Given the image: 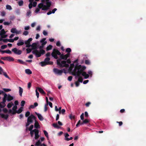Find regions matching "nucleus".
Here are the masks:
<instances>
[{
    "instance_id": "17",
    "label": "nucleus",
    "mask_w": 146,
    "mask_h": 146,
    "mask_svg": "<svg viewBox=\"0 0 146 146\" xmlns=\"http://www.w3.org/2000/svg\"><path fill=\"white\" fill-rule=\"evenodd\" d=\"M39 131L37 129V131H36V132H35V139H38L39 137V136L38 135Z\"/></svg>"
},
{
    "instance_id": "34",
    "label": "nucleus",
    "mask_w": 146,
    "mask_h": 146,
    "mask_svg": "<svg viewBox=\"0 0 146 146\" xmlns=\"http://www.w3.org/2000/svg\"><path fill=\"white\" fill-rule=\"evenodd\" d=\"M40 50L39 52L41 53V54L43 55L45 53V51L44 50L42 49H40Z\"/></svg>"
},
{
    "instance_id": "26",
    "label": "nucleus",
    "mask_w": 146,
    "mask_h": 146,
    "mask_svg": "<svg viewBox=\"0 0 146 146\" xmlns=\"http://www.w3.org/2000/svg\"><path fill=\"white\" fill-rule=\"evenodd\" d=\"M18 62L19 63H20L25 65H27V64L26 63H25V62H24L23 61H22L21 60V59H18L17 60Z\"/></svg>"
},
{
    "instance_id": "31",
    "label": "nucleus",
    "mask_w": 146,
    "mask_h": 146,
    "mask_svg": "<svg viewBox=\"0 0 146 146\" xmlns=\"http://www.w3.org/2000/svg\"><path fill=\"white\" fill-rule=\"evenodd\" d=\"M23 108L21 107L20 108L17 110L16 111V113H21L22 111V109Z\"/></svg>"
},
{
    "instance_id": "8",
    "label": "nucleus",
    "mask_w": 146,
    "mask_h": 146,
    "mask_svg": "<svg viewBox=\"0 0 146 146\" xmlns=\"http://www.w3.org/2000/svg\"><path fill=\"white\" fill-rule=\"evenodd\" d=\"M53 72L56 74L61 75L63 73V70H59L56 68H54L53 69Z\"/></svg>"
},
{
    "instance_id": "20",
    "label": "nucleus",
    "mask_w": 146,
    "mask_h": 146,
    "mask_svg": "<svg viewBox=\"0 0 146 146\" xmlns=\"http://www.w3.org/2000/svg\"><path fill=\"white\" fill-rule=\"evenodd\" d=\"M30 134L31 135V136L32 137H33L34 135V133L36 132V131H37V129H35L33 130L30 131Z\"/></svg>"
},
{
    "instance_id": "37",
    "label": "nucleus",
    "mask_w": 146,
    "mask_h": 146,
    "mask_svg": "<svg viewBox=\"0 0 146 146\" xmlns=\"http://www.w3.org/2000/svg\"><path fill=\"white\" fill-rule=\"evenodd\" d=\"M2 73H3V75H4L6 78H9V76L7 75L6 73L4 72L3 71V72H2Z\"/></svg>"
},
{
    "instance_id": "52",
    "label": "nucleus",
    "mask_w": 146,
    "mask_h": 146,
    "mask_svg": "<svg viewBox=\"0 0 146 146\" xmlns=\"http://www.w3.org/2000/svg\"><path fill=\"white\" fill-rule=\"evenodd\" d=\"M26 50L27 53H29L31 52L32 49L30 48H28L26 49Z\"/></svg>"
},
{
    "instance_id": "45",
    "label": "nucleus",
    "mask_w": 146,
    "mask_h": 146,
    "mask_svg": "<svg viewBox=\"0 0 146 146\" xmlns=\"http://www.w3.org/2000/svg\"><path fill=\"white\" fill-rule=\"evenodd\" d=\"M30 114V112L29 111H27L25 114V116L26 117H29Z\"/></svg>"
},
{
    "instance_id": "14",
    "label": "nucleus",
    "mask_w": 146,
    "mask_h": 146,
    "mask_svg": "<svg viewBox=\"0 0 146 146\" xmlns=\"http://www.w3.org/2000/svg\"><path fill=\"white\" fill-rule=\"evenodd\" d=\"M0 116L3 118L7 119L9 115L8 114L5 115L3 114L0 113Z\"/></svg>"
},
{
    "instance_id": "39",
    "label": "nucleus",
    "mask_w": 146,
    "mask_h": 146,
    "mask_svg": "<svg viewBox=\"0 0 146 146\" xmlns=\"http://www.w3.org/2000/svg\"><path fill=\"white\" fill-rule=\"evenodd\" d=\"M11 23V21H10L9 22H5L3 23V24L5 25H9Z\"/></svg>"
},
{
    "instance_id": "61",
    "label": "nucleus",
    "mask_w": 146,
    "mask_h": 146,
    "mask_svg": "<svg viewBox=\"0 0 146 146\" xmlns=\"http://www.w3.org/2000/svg\"><path fill=\"white\" fill-rule=\"evenodd\" d=\"M80 118L82 120H83L84 119V113H82L80 115Z\"/></svg>"
},
{
    "instance_id": "47",
    "label": "nucleus",
    "mask_w": 146,
    "mask_h": 146,
    "mask_svg": "<svg viewBox=\"0 0 146 146\" xmlns=\"http://www.w3.org/2000/svg\"><path fill=\"white\" fill-rule=\"evenodd\" d=\"M3 90L5 92H9L11 91V90L10 89L8 88H3Z\"/></svg>"
},
{
    "instance_id": "28",
    "label": "nucleus",
    "mask_w": 146,
    "mask_h": 146,
    "mask_svg": "<svg viewBox=\"0 0 146 146\" xmlns=\"http://www.w3.org/2000/svg\"><path fill=\"white\" fill-rule=\"evenodd\" d=\"M18 4L20 6L23 5V0H21L18 2Z\"/></svg>"
},
{
    "instance_id": "15",
    "label": "nucleus",
    "mask_w": 146,
    "mask_h": 146,
    "mask_svg": "<svg viewBox=\"0 0 146 146\" xmlns=\"http://www.w3.org/2000/svg\"><path fill=\"white\" fill-rule=\"evenodd\" d=\"M34 127L36 129L39 128H40V125L36 120L35 121V123L34 124Z\"/></svg>"
},
{
    "instance_id": "59",
    "label": "nucleus",
    "mask_w": 146,
    "mask_h": 146,
    "mask_svg": "<svg viewBox=\"0 0 146 146\" xmlns=\"http://www.w3.org/2000/svg\"><path fill=\"white\" fill-rule=\"evenodd\" d=\"M17 109V106H14L12 108V110L14 111H16V109Z\"/></svg>"
},
{
    "instance_id": "27",
    "label": "nucleus",
    "mask_w": 146,
    "mask_h": 146,
    "mask_svg": "<svg viewBox=\"0 0 146 146\" xmlns=\"http://www.w3.org/2000/svg\"><path fill=\"white\" fill-rule=\"evenodd\" d=\"M36 57L38 58L40 56L41 54V53L38 50H36Z\"/></svg>"
},
{
    "instance_id": "3",
    "label": "nucleus",
    "mask_w": 146,
    "mask_h": 146,
    "mask_svg": "<svg viewBox=\"0 0 146 146\" xmlns=\"http://www.w3.org/2000/svg\"><path fill=\"white\" fill-rule=\"evenodd\" d=\"M41 2L38 4V7L41 8L43 11H47L50 9L51 3L49 0H41Z\"/></svg>"
},
{
    "instance_id": "35",
    "label": "nucleus",
    "mask_w": 146,
    "mask_h": 146,
    "mask_svg": "<svg viewBox=\"0 0 146 146\" xmlns=\"http://www.w3.org/2000/svg\"><path fill=\"white\" fill-rule=\"evenodd\" d=\"M41 143L40 141V140H38V141H37L35 144V145L36 146H42V145H40Z\"/></svg>"
},
{
    "instance_id": "41",
    "label": "nucleus",
    "mask_w": 146,
    "mask_h": 146,
    "mask_svg": "<svg viewBox=\"0 0 146 146\" xmlns=\"http://www.w3.org/2000/svg\"><path fill=\"white\" fill-rule=\"evenodd\" d=\"M65 110L64 109H62V110L61 111H59V113L60 114L61 113H62L63 114H64L65 112Z\"/></svg>"
},
{
    "instance_id": "11",
    "label": "nucleus",
    "mask_w": 146,
    "mask_h": 146,
    "mask_svg": "<svg viewBox=\"0 0 146 146\" xmlns=\"http://www.w3.org/2000/svg\"><path fill=\"white\" fill-rule=\"evenodd\" d=\"M6 97V99L7 100L8 102L10 101L13 99V96H11L9 94H8V95L7 94Z\"/></svg>"
},
{
    "instance_id": "16",
    "label": "nucleus",
    "mask_w": 146,
    "mask_h": 146,
    "mask_svg": "<svg viewBox=\"0 0 146 146\" xmlns=\"http://www.w3.org/2000/svg\"><path fill=\"white\" fill-rule=\"evenodd\" d=\"M33 39L32 38H29L27 40L25 41L24 43L25 44H30V42L32 41Z\"/></svg>"
},
{
    "instance_id": "42",
    "label": "nucleus",
    "mask_w": 146,
    "mask_h": 146,
    "mask_svg": "<svg viewBox=\"0 0 146 146\" xmlns=\"http://www.w3.org/2000/svg\"><path fill=\"white\" fill-rule=\"evenodd\" d=\"M31 123L30 122H29L27 121V122L26 123V130L27 131V129L28 128V127H27Z\"/></svg>"
},
{
    "instance_id": "29",
    "label": "nucleus",
    "mask_w": 146,
    "mask_h": 146,
    "mask_svg": "<svg viewBox=\"0 0 146 146\" xmlns=\"http://www.w3.org/2000/svg\"><path fill=\"white\" fill-rule=\"evenodd\" d=\"M52 47V46L51 45H49L48 46H47L46 48V51H48L51 50Z\"/></svg>"
},
{
    "instance_id": "44",
    "label": "nucleus",
    "mask_w": 146,
    "mask_h": 146,
    "mask_svg": "<svg viewBox=\"0 0 146 146\" xmlns=\"http://www.w3.org/2000/svg\"><path fill=\"white\" fill-rule=\"evenodd\" d=\"M53 126L55 128H59V126L56 123H53Z\"/></svg>"
},
{
    "instance_id": "36",
    "label": "nucleus",
    "mask_w": 146,
    "mask_h": 146,
    "mask_svg": "<svg viewBox=\"0 0 146 146\" xmlns=\"http://www.w3.org/2000/svg\"><path fill=\"white\" fill-rule=\"evenodd\" d=\"M13 105V103H9L7 105V107L9 108H10L12 107V106Z\"/></svg>"
},
{
    "instance_id": "54",
    "label": "nucleus",
    "mask_w": 146,
    "mask_h": 146,
    "mask_svg": "<svg viewBox=\"0 0 146 146\" xmlns=\"http://www.w3.org/2000/svg\"><path fill=\"white\" fill-rule=\"evenodd\" d=\"M15 18V17L14 16H12L10 17V20L11 21H13Z\"/></svg>"
},
{
    "instance_id": "10",
    "label": "nucleus",
    "mask_w": 146,
    "mask_h": 146,
    "mask_svg": "<svg viewBox=\"0 0 146 146\" xmlns=\"http://www.w3.org/2000/svg\"><path fill=\"white\" fill-rule=\"evenodd\" d=\"M7 94H5L4 95V97L3 98V101L1 102V104H2V106H4V107L6 106L5 103L6 102V98L7 97Z\"/></svg>"
},
{
    "instance_id": "25",
    "label": "nucleus",
    "mask_w": 146,
    "mask_h": 146,
    "mask_svg": "<svg viewBox=\"0 0 146 146\" xmlns=\"http://www.w3.org/2000/svg\"><path fill=\"white\" fill-rule=\"evenodd\" d=\"M19 95L21 96H22V94L23 92V89L20 87H19Z\"/></svg>"
},
{
    "instance_id": "50",
    "label": "nucleus",
    "mask_w": 146,
    "mask_h": 146,
    "mask_svg": "<svg viewBox=\"0 0 146 146\" xmlns=\"http://www.w3.org/2000/svg\"><path fill=\"white\" fill-rule=\"evenodd\" d=\"M25 103V102L24 100H22L21 102V106L23 107L24 106Z\"/></svg>"
},
{
    "instance_id": "46",
    "label": "nucleus",
    "mask_w": 146,
    "mask_h": 146,
    "mask_svg": "<svg viewBox=\"0 0 146 146\" xmlns=\"http://www.w3.org/2000/svg\"><path fill=\"white\" fill-rule=\"evenodd\" d=\"M33 126H34L33 125H31L30 127L29 128H28L27 130H29V131L33 130L32 129L33 127Z\"/></svg>"
},
{
    "instance_id": "23",
    "label": "nucleus",
    "mask_w": 146,
    "mask_h": 146,
    "mask_svg": "<svg viewBox=\"0 0 146 146\" xmlns=\"http://www.w3.org/2000/svg\"><path fill=\"white\" fill-rule=\"evenodd\" d=\"M6 33V32L5 31L4 29H3L1 30L0 32V35L2 36L3 35H5Z\"/></svg>"
},
{
    "instance_id": "53",
    "label": "nucleus",
    "mask_w": 146,
    "mask_h": 146,
    "mask_svg": "<svg viewBox=\"0 0 146 146\" xmlns=\"http://www.w3.org/2000/svg\"><path fill=\"white\" fill-rule=\"evenodd\" d=\"M74 63H72V64H71L70 65V69L71 70H72V68L74 67Z\"/></svg>"
},
{
    "instance_id": "1",
    "label": "nucleus",
    "mask_w": 146,
    "mask_h": 146,
    "mask_svg": "<svg viewBox=\"0 0 146 146\" xmlns=\"http://www.w3.org/2000/svg\"><path fill=\"white\" fill-rule=\"evenodd\" d=\"M86 68V67L85 66L80 65H78V64H77L76 65L73 70L72 74L77 76H80V75L81 74L84 77L85 79H87L89 78V75L84 71Z\"/></svg>"
},
{
    "instance_id": "4",
    "label": "nucleus",
    "mask_w": 146,
    "mask_h": 146,
    "mask_svg": "<svg viewBox=\"0 0 146 146\" xmlns=\"http://www.w3.org/2000/svg\"><path fill=\"white\" fill-rule=\"evenodd\" d=\"M61 59H57V64L58 65L60 66L61 68L66 67L68 68L69 67V65L66 64V62L65 60H62L61 61Z\"/></svg>"
},
{
    "instance_id": "22",
    "label": "nucleus",
    "mask_w": 146,
    "mask_h": 146,
    "mask_svg": "<svg viewBox=\"0 0 146 146\" xmlns=\"http://www.w3.org/2000/svg\"><path fill=\"white\" fill-rule=\"evenodd\" d=\"M47 42L45 41L43 43H42L41 45L39 47V49H42L44 46L47 43Z\"/></svg>"
},
{
    "instance_id": "56",
    "label": "nucleus",
    "mask_w": 146,
    "mask_h": 146,
    "mask_svg": "<svg viewBox=\"0 0 146 146\" xmlns=\"http://www.w3.org/2000/svg\"><path fill=\"white\" fill-rule=\"evenodd\" d=\"M5 52L7 54H11L12 53L11 51L9 49L5 50Z\"/></svg>"
},
{
    "instance_id": "24",
    "label": "nucleus",
    "mask_w": 146,
    "mask_h": 146,
    "mask_svg": "<svg viewBox=\"0 0 146 146\" xmlns=\"http://www.w3.org/2000/svg\"><path fill=\"white\" fill-rule=\"evenodd\" d=\"M14 58L10 56H7V60L9 61H14Z\"/></svg>"
},
{
    "instance_id": "12",
    "label": "nucleus",
    "mask_w": 146,
    "mask_h": 146,
    "mask_svg": "<svg viewBox=\"0 0 146 146\" xmlns=\"http://www.w3.org/2000/svg\"><path fill=\"white\" fill-rule=\"evenodd\" d=\"M35 113L37 116L38 118L40 120V121L43 120L44 119L43 118L40 114L39 113H38L36 112H35Z\"/></svg>"
},
{
    "instance_id": "49",
    "label": "nucleus",
    "mask_w": 146,
    "mask_h": 146,
    "mask_svg": "<svg viewBox=\"0 0 146 146\" xmlns=\"http://www.w3.org/2000/svg\"><path fill=\"white\" fill-rule=\"evenodd\" d=\"M7 45H3L1 46V48L2 49H4L6 48L7 47Z\"/></svg>"
},
{
    "instance_id": "13",
    "label": "nucleus",
    "mask_w": 146,
    "mask_h": 146,
    "mask_svg": "<svg viewBox=\"0 0 146 146\" xmlns=\"http://www.w3.org/2000/svg\"><path fill=\"white\" fill-rule=\"evenodd\" d=\"M24 44V41L22 40H18V42L17 43V45L18 46H20L23 45Z\"/></svg>"
},
{
    "instance_id": "18",
    "label": "nucleus",
    "mask_w": 146,
    "mask_h": 146,
    "mask_svg": "<svg viewBox=\"0 0 146 146\" xmlns=\"http://www.w3.org/2000/svg\"><path fill=\"white\" fill-rule=\"evenodd\" d=\"M37 43H33L31 45V47L33 49H36L37 48Z\"/></svg>"
},
{
    "instance_id": "5",
    "label": "nucleus",
    "mask_w": 146,
    "mask_h": 146,
    "mask_svg": "<svg viewBox=\"0 0 146 146\" xmlns=\"http://www.w3.org/2000/svg\"><path fill=\"white\" fill-rule=\"evenodd\" d=\"M50 58L48 57L46 58L44 60V61H42L40 62L41 66H44L47 65H52L53 62L52 61H49Z\"/></svg>"
},
{
    "instance_id": "51",
    "label": "nucleus",
    "mask_w": 146,
    "mask_h": 146,
    "mask_svg": "<svg viewBox=\"0 0 146 146\" xmlns=\"http://www.w3.org/2000/svg\"><path fill=\"white\" fill-rule=\"evenodd\" d=\"M2 110H3V112L5 113H7L8 111V110L6 108H3V109Z\"/></svg>"
},
{
    "instance_id": "32",
    "label": "nucleus",
    "mask_w": 146,
    "mask_h": 146,
    "mask_svg": "<svg viewBox=\"0 0 146 146\" xmlns=\"http://www.w3.org/2000/svg\"><path fill=\"white\" fill-rule=\"evenodd\" d=\"M31 10H29V11H27L26 13V16L28 17H29L31 14Z\"/></svg>"
},
{
    "instance_id": "43",
    "label": "nucleus",
    "mask_w": 146,
    "mask_h": 146,
    "mask_svg": "<svg viewBox=\"0 0 146 146\" xmlns=\"http://www.w3.org/2000/svg\"><path fill=\"white\" fill-rule=\"evenodd\" d=\"M71 51V50L70 48H68L66 49V52H68V53H70Z\"/></svg>"
},
{
    "instance_id": "64",
    "label": "nucleus",
    "mask_w": 146,
    "mask_h": 146,
    "mask_svg": "<svg viewBox=\"0 0 146 146\" xmlns=\"http://www.w3.org/2000/svg\"><path fill=\"white\" fill-rule=\"evenodd\" d=\"M72 76H70L68 77V80L69 81H71L72 80Z\"/></svg>"
},
{
    "instance_id": "19",
    "label": "nucleus",
    "mask_w": 146,
    "mask_h": 146,
    "mask_svg": "<svg viewBox=\"0 0 146 146\" xmlns=\"http://www.w3.org/2000/svg\"><path fill=\"white\" fill-rule=\"evenodd\" d=\"M37 89H38V91L40 93H41L43 94H46V93H45V92L41 88H38Z\"/></svg>"
},
{
    "instance_id": "9",
    "label": "nucleus",
    "mask_w": 146,
    "mask_h": 146,
    "mask_svg": "<svg viewBox=\"0 0 146 146\" xmlns=\"http://www.w3.org/2000/svg\"><path fill=\"white\" fill-rule=\"evenodd\" d=\"M11 32L12 33H15L16 34H19L21 33V31H18L16 28H12L11 29Z\"/></svg>"
},
{
    "instance_id": "63",
    "label": "nucleus",
    "mask_w": 146,
    "mask_h": 146,
    "mask_svg": "<svg viewBox=\"0 0 146 146\" xmlns=\"http://www.w3.org/2000/svg\"><path fill=\"white\" fill-rule=\"evenodd\" d=\"M56 45L58 46H60L61 45L60 42L59 41H58L56 43Z\"/></svg>"
},
{
    "instance_id": "33",
    "label": "nucleus",
    "mask_w": 146,
    "mask_h": 146,
    "mask_svg": "<svg viewBox=\"0 0 146 146\" xmlns=\"http://www.w3.org/2000/svg\"><path fill=\"white\" fill-rule=\"evenodd\" d=\"M6 8L7 9L9 10H11L12 9V8L11 6L9 5H7L6 6Z\"/></svg>"
},
{
    "instance_id": "58",
    "label": "nucleus",
    "mask_w": 146,
    "mask_h": 146,
    "mask_svg": "<svg viewBox=\"0 0 146 146\" xmlns=\"http://www.w3.org/2000/svg\"><path fill=\"white\" fill-rule=\"evenodd\" d=\"M40 9H41V8H39L38 7V8H36L35 11V12L36 13H38L40 11Z\"/></svg>"
},
{
    "instance_id": "21",
    "label": "nucleus",
    "mask_w": 146,
    "mask_h": 146,
    "mask_svg": "<svg viewBox=\"0 0 146 146\" xmlns=\"http://www.w3.org/2000/svg\"><path fill=\"white\" fill-rule=\"evenodd\" d=\"M25 73L28 74L30 75L32 74V72L31 70L29 69L25 70Z\"/></svg>"
},
{
    "instance_id": "2",
    "label": "nucleus",
    "mask_w": 146,
    "mask_h": 146,
    "mask_svg": "<svg viewBox=\"0 0 146 146\" xmlns=\"http://www.w3.org/2000/svg\"><path fill=\"white\" fill-rule=\"evenodd\" d=\"M57 55H60V58L61 60H66L67 58L69 57L70 56V53H67L65 55H64L63 54H61V53L57 49H53V52L51 53V55L54 58L56 59L58 58Z\"/></svg>"
},
{
    "instance_id": "57",
    "label": "nucleus",
    "mask_w": 146,
    "mask_h": 146,
    "mask_svg": "<svg viewBox=\"0 0 146 146\" xmlns=\"http://www.w3.org/2000/svg\"><path fill=\"white\" fill-rule=\"evenodd\" d=\"M29 34V32L27 31H25L23 33V34L24 35L26 36L27 35Z\"/></svg>"
},
{
    "instance_id": "60",
    "label": "nucleus",
    "mask_w": 146,
    "mask_h": 146,
    "mask_svg": "<svg viewBox=\"0 0 146 146\" xmlns=\"http://www.w3.org/2000/svg\"><path fill=\"white\" fill-rule=\"evenodd\" d=\"M83 123L84 124H86L89 122V121L87 119H86L83 121Z\"/></svg>"
},
{
    "instance_id": "38",
    "label": "nucleus",
    "mask_w": 146,
    "mask_h": 146,
    "mask_svg": "<svg viewBox=\"0 0 146 146\" xmlns=\"http://www.w3.org/2000/svg\"><path fill=\"white\" fill-rule=\"evenodd\" d=\"M85 63L86 64L88 65L90 64V61L88 60H85Z\"/></svg>"
},
{
    "instance_id": "55",
    "label": "nucleus",
    "mask_w": 146,
    "mask_h": 146,
    "mask_svg": "<svg viewBox=\"0 0 146 146\" xmlns=\"http://www.w3.org/2000/svg\"><path fill=\"white\" fill-rule=\"evenodd\" d=\"M6 14V13L5 11H3L1 12V15L2 17L4 16Z\"/></svg>"
},
{
    "instance_id": "7",
    "label": "nucleus",
    "mask_w": 146,
    "mask_h": 146,
    "mask_svg": "<svg viewBox=\"0 0 146 146\" xmlns=\"http://www.w3.org/2000/svg\"><path fill=\"white\" fill-rule=\"evenodd\" d=\"M11 51L13 52L14 54L18 55H20L22 52L21 50L18 49L16 48L12 49Z\"/></svg>"
},
{
    "instance_id": "6",
    "label": "nucleus",
    "mask_w": 146,
    "mask_h": 146,
    "mask_svg": "<svg viewBox=\"0 0 146 146\" xmlns=\"http://www.w3.org/2000/svg\"><path fill=\"white\" fill-rule=\"evenodd\" d=\"M36 117L33 115L32 114L28 117L27 121L28 122L32 123L33 122V120L35 121L36 120Z\"/></svg>"
},
{
    "instance_id": "40",
    "label": "nucleus",
    "mask_w": 146,
    "mask_h": 146,
    "mask_svg": "<svg viewBox=\"0 0 146 146\" xmlns=\"http://www.w3.org/2000/svg\"><path fill=\"white\" fill-rule=\"evenodd\" d=\"M43 132L45 135L47 137V138H48V133H47V132L45 130L43 131Z\"/></svg>"
},
{
    "instance_id": "48",
    "label": "nucleus",
    "mask_w": 146,
    "mask_h": 146,
    "mask_svg": "<svg viewBox=\"0 0 146 146\" xmlns=\"http://www.w3.org/2000/svg\"><path fill=\"white\" fill-rule=\"evenodd\" d=\"M48 104H46L44 106V111L46 112V111L48 109Z\"/></svg>"
},
{
    "instance_id": "62",
    "label": "nucleus",
    "mask_w": 146,
    "mask_h": 146,
    "mask_svg": "<svg viewBox=\"0 0 146 146\" xmlns=\"http://www.w3.org/2000/svg\"><path fill=\"white\" fill-rule=\"evenodd\" d=\"M91 104V103L90 102H88L85 105L86 107H88Z\"/></svg>"
},
{
    "instance_id": "30",
    "label": "nucleus",
    "mask_w": 146,
    "mask_h": 146,
    "mask_svg": "<svg viewBox=\"0 0 146 146\" xmlns=\"http://www.w3.org/2000/svg\"><path fill=\"white\" fill-rule=\"evenodd\" d=\"M79 78H78V81L79 82H82L83 81V79L82 78V77L80 76H80H78Z\"/></svg>"
}]
</instances>
